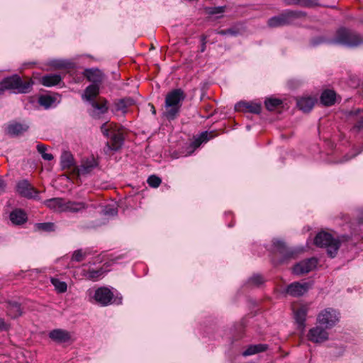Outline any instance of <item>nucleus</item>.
I'll return each mask as SVG.
<instances>
[{"label":"nucleus","instance_id":"nucleus-21","mask_svg":"<svg viewBox=\"0 0 363 363\" xmlns=\"http://www.w3.org/2000/svg\"><path fill=\"white\" fill-rule=\"evenodd\" d=\"M269 348L267 344L251 345L242 353V356L247 357L254 355L260 352H265Z\"/></svg>","mask_w":363,"mask_h":363},{"label":"nucleus","instance_id":"nucleus-5","mask_svg":"<svg viewBox=\"0 0 363 363\" xmlns=\"http://www.w3.org/2000/svg\"><path fill=\"white\" fill-rule=\"evenodd\" d=\"M339 320V313L332 308L321 311L317 316V323L328 330L333 328Z\"/></svg>","mask_w":363,"mask_h":363},{"label":"nucleus","instance_id":"nucleus-7","mask_svg":"<svg viewBox=\"0 0 363 363\" xmlns=\"http://www.w3.org/2000/svg\"><path fill=\"white\" fill-rule=\"evenodd\" d=\"M362 111V109L356 108V109H354V110L349 111H347L346 113V116H347V119H349V120H350V119H355V120L357 119V120H358V121L357 122V123L354 126V129H356L358 131H359L361 130H363V117H360L359 118H358L359 114ZM362 151H363V147L359 150L355 152L354 153H353L351 155H346L344 157V160H342L341 162L348 161L349 160H350V159L354 157L355 156H357V155H359Z\"/></svg>","mask_w":363,"mask_h":363},{"label":"nucleus","instance_id":"nucleus-12","mask_svg":"<svg viewBox=\"0 0 363 363\" xmlns=\"http://www.w3.org/2000/svg\"><path fill=\"white\" fill-rule=\"evenodd\" d=\"M113 294L108 288L101 287L95 291L94 298L97 303L102 306L111 303Z\"/></svg>","mask_w":363,"mask_h":363},{"label":"nucleus","instance_id":"nucleus-34","mask_svg":"<svg viewBox=\"0 0 363 363\" xmlns=\"http://www.w3.org/2000/svg\"><path fill=\"white\" fill-rule=\"evenodd\" d=\"M18 82L17 74H14L3 79L0 84V86L3 89V91L6 89L15 90Z\"/></svg>","mask_w":363,"mask_h":363},{"label":"nucleus","instance_id":"nucleus-17","mask_svg":"<svg viewBox=\"0 0 363 363\" xmlns=\"http://www.w3.org/2000/svg\"><path fill=\"white\" fill-rule=\"evenodd\" d=\"M83 74L88 81L93 83L92 84H98L99 86V84L103 80L102 72L99 69H86Z\"/></svg>","mask_w":363,"mask_h":363},{"label":"nucleus","instance_id":"nucleus-4","mask_svg":"<svg viewBox=\"0 0 363 363\" xmlns=\"http://www.w3.org/2000/svg\"><path fill=\"white\" fill-rule=\"evenodd\" d=\"M314 243L320 247L327 249L328 255L330 257H335L340 247V242L335 239L331 234L326 232H320L316 235L314 239Z\"/></svg>","mask_w":363,"mask_h":363},{"label":"nucleus","instance_id":"nucleus-44","mask_svg":"<svg viewBox=\"0 0 363 363\" xmlns=\"http://www.w3.org/2000/svg\"><path fill=\"white\" fill-rule=\"evenodd\" d=\"M70 64L68 61L62 60H54L50 62V65L55 68H67Z\"/></svg>","mask_w":363,"mask_h":363},{"label":"nucleus","instance_id":"nucleus-15","mask_svg":"<svg viewBox=\"0 0 363 363\" xmlns=\"http://www.w3.org/2000/svg\"><path fill=\"white\" fill-rule=\"evenodd\" d=\"M49 337L57 343L67 342L71 339L70 333L63 329H55L49 333Z\"/></svg>","mask_w":363,"mask_h":363},{"label":"nucleus","instance_id":"nucleus-48","mask_svg":"<svg viewBox=\"0 0 363 363\" xmlns=\"http://www.w3.org/2000/svg\"><path fill=\"white\" fill-rule=\"evenodd\" d=\"M104 214L113 216L117 214V210H116V208H114L106 207L104 210Z\"/></svg>","mask_w":363,"mask_h":363},{"label":"nucleus","instance_id":"nucleus-1","mask_svg":"<svg viewBox=\"0 0 363 363\" xmlns=\"http://www.w3.org/2000/svg\"><path fill=\"white\" fill-rule=\"evenodd\" d=\"M185 98L186 94L182 89H175L169 91L165 97V111L163 116L169 121L174 120L180 112Z\"/></svg>","mask_w":363,"mask_h":363},{"label":"nucleus","instance_id":"nucleus-54","mask_svg":"<svg viewBox=\"0 0 363 363\" xmlns=\"http://www.w3.org/2000/svg\"><path fill=\"white\" fill-rule=\"evenodd\" d=\"M206 137H207V133L206 132H204V133H202L201 135V138H204L203 140H206Z\"/></svg>","mask_w":363,"mask_h":363},{"label":"nucleus","instance_id":"nucleus-16","mask_svg":"<svg viewBox=\"0 0 363 363\" xmlns=\"http://www.w3.org/2000/svg\"><path fill=\"white\" fill-rule=\"evenodd\" d=\"M89 207L84 202H77L65 199V207L63 212L77 213L81 212Z\"/></svg>","mask_w":363,"mask_h":363},{"label":"nucleus","instance_id":"nucleus-25","mask_svg":"<svg viewBox=\"0 0 363 363\" xmlns=\"http://www.w3.org/2000/svg\"><path fill=\"white\" fill-rule=\"evenodd\" d=\"M91 104L92 107L94 108V111L91 114L94 118H99L101 114H104L108 111L106 100H103L101 103L92 101H91Z\"/></svg>","mask_w":363,"mask_h":363},{"label":"nucleus","instance_id":"nucleus-6","mask_svg":"<svg viewBox=\"0 0 363 363\" xmlns=\"http://www.w3.org/2000/svg\"><path fill=\"white\" fill-rule=\"evenodd\" d=\"M272 245L274 250L281 256L279 261V263H284L288 259L294 258L296 255V252L289 248L286 243L282 240L274 239L273 240Z\"/></svg>","mask_w":363,"mask_h":363},{"label":"nucleus","instance_id":"nucleus-22","mask_svg":"<svg viewBox=\"0 0 363 363\" xmlns=\"http://www.w3.org/2000/svg\"><path fill=\"white\" fill-rule=\"evenodd\" d=\"M45 205L55 211L63 212L65 199L62 198H53L45 201Z\"/></svg>","mask_w":363,"mask_h":363},{"label":"nucleus","instance_id":"nucleus-52","mask_svg":"<svg viewBox=\"0 0 363 363\" xmlns=\"http://www.w3.org/2000/svg\"><path fill=\"white\" fill-rule=\"evenodd\" d=\"M323 42H324V40L320 38H318V39L313 40V45H318V44H320V43H323Z\"/></svg>","mask_w":363,"mask_h":363},{"label":"nucleus","instance_id":"nucleus-30","mask_svg":"<svg viewBox=\"0 0 363 363\" xmlns=\"http://www.w3.org/2000/svg\"><path fill=\"white\" fill-rule=\"evenodd\" d=\"M60 164L62 169H70L74 167L73 155L69 152H63L60 157Z\"/></svg>","mask_w":363,"mask_h":363},{"label":"nucleus","instance_id":"nucleus-37","mask_svg":"<svg viewBox=\"0 0 363 363\" xmlns=\"http://www.w3.org/2000/svg\"><path fill=\"white\" fill-rule=\"evenodd\" d=\"M104 271L102 268L99 269H89L86 273V277L92 281H97L103 276Z\"/></svg>","mask_w":363,"mask_h":363},{"label":"nucleus","instance_id":"nucleus-20","mask_svg":"<svg viewBox=\"0 0 363 363\" xmlns=\"http://www.w3.org/2000/svg\"><path fill=\"white\" fill-rule=\"evenodd\" d=\"M17 78L18 82L17 85H16L15 90H16L18 93L21 94L29 93L33 85V80L30 79L26 81H23L18 75H17Z\"/></svg>","mask_w":363,"mask_h":363},{"label":"nucleus","instance_id":"nucleus-46","mask_svg":"<svg viewBox=\"0 0 363 363\" xmlns=\"http://www.w3.org/2000/svg\"><path fill=\"white\" fill-rule=\"evenodd\" d=\"M112 129V125H110V127H107L106 123H104L101 126V130L104 136L106 138H110L111 133L113 130H111Z\"/></svg>","mask_w":363,"mask_h":363},{"label":"nucleus","instance_id":"nucleus-42","mask_svg":"<svg viewBox=\"0 0 363 363\" xmlns=\"http://www.w3.org/2000/svg\"><path fill=\"white\" fill-rule=\"evenodd\" d=\"M264 280L263 277L259 274H255L252 276L249 280L248 283L250 285L258 286L264 283Z\"/></svg>","mask_w":363,"mask_h":363},{"label":"nucleus","instance_id":"nucleus-31","mask_svg":"<svg viewBox=\"0 0 363 363\" xmlns=\"http://www.w3.org/2000/svg\"><path fill=\"white\" fill-rule=\"evenodd\" d=\"M286 6L297 5L302 7H311L318 4V0H283Z\"/></svg>","mask_w":363,"mask_h":363},{"label":"nucleus","instance_id":"nucleus-24","mask_svg":"<svg viewBox=\"0 0 363 363\" xmlns=\"http://www.w3.org/2000/svg\"><path fill=\"white\" fill-rule=\"evenodd\" d=\"M336 94L334 91L327 89L320 96V102L326 106H333L335 103Z\"/></svg>","mask_w":363,"mask_h":363},{"label":"nucleus","instance_id":"nucleus-3","mask_svg":"<svg viewBox=\"0 0 363 363\" xmlns=\"http://www.w3.org/2000/svg\"><path fill=\"white\" fill-rule=\"evenodd\" d=\"M306 16L303 11L285 10L279 15L269 18L267 26L270 28H278L296 24L298 20L304 18Z\"/></svg>","mask_w":363,"mask_h":363},{"label":"nucleus","instance_id":"nucleus-41","mask_svg":"<svg viewBox=\"0 0 363 363\" xmlns=\"http://www.w3.org/2000/svg\"><path fill=\"white\" fill-rule=\"evenodd\" d=\"M264 104L267 110L273 111L281 104V101L278 99H267Z\"/></svg>","mask_w":363,"mask_h":363},{"label":"nucleus","instance_id":"nucleus-18","mask_svg":"<svg viewBox=\"0 0 363 363\" xmlns=\"http://www.w3.org/2000/svg\"><path fill=\"white\" fill-rule=\"evenodd\" d=\"M235 108L238 111H246L258 114L261 112L262 107L259 104L240 101L236 104Z\"/></svg>","mask_w":363,"mask_h":363},{"label":"nucleus","instance_id":"nucleus-40","mask_svg":"<svg viewBox=\"0 0 363 363\" xmlns=\"http://www.w3.org/2000/svg\"><path fill=\"white\" fill-rule=\"evenodd\" d=\"M35 228L38 230L52 232L55 230V224L51 222L38 223L35 224Z\"/></svg>","mask_w":363,"mask_h":363},{"label":"nucleus","instance_id":"nucleus-28","mask_svg":"<svg viewBox=\"0 0 363 363\" xmlns=\"http://www.w3.org/2000/svg\"><path fill=\"white\" fill-rule=\"evenodd\" d=\"M315 101L311 97H303L298 100L297 106L303 112H309L312 110Z\"/></svg>","mask_w":363,"mask_h":363},{"label":"nucleus","instance_id":"nucleus-51","mask_svg":"<svg viewBox=\"0 0 363 363\" xmlns=\"http://www.w3.org/2000/svg\"><path fill=\"white\" fill-rule=\"evenodd\" d=\"M6 184L4 180L0 178V194L5 191Z\"/></svg>","mask_w":363,"mask_h":363},{"label":"nucleus","instance_id":"nucleus-29","mask_svg":"<svg viewBox=\"0 0 363 363\" xmlns=\"http://www.w3.org/2000/svg\"><path fill=\"white\" fill-rule=\"evenodd\" d=\"M99 93V86L98 84H90L86 88L82 98L85 99L86 101H92L93 99L95 98Z\"/></svg>","mask_w":363,"mask_h":363},{"label":"nucleus","instance_id":"nucleus-14","mask_svg":"<svg viewBox=\"0 0 363 363\" xmlns=\"http://www.w3.org/2000/svg\"><path fill=\"white\" fill-rule=\"evenodd\" d=\"M17 191L23 196L27 198H33L35 195H38V191L26 180H23L17 184Z\"/></svg>","mask_w":363,"mask_h":363},{"label":"nucleus","instance_id":"nucleus-9","mask_svg":"<svg viewBox=\"0 0 363 363\" xmlns=\"http://www.w3.org/2000/svg\"><path fill=\"white\" fill-rule=\"evenodd\" d=\"M317 264L318 259L316 258H309L295 264L293 268V272L296 275L306 274L315 269Z\"/></svg>","mask_w":363,"mask_h":363},{"label":"nucleus","instance_id":"nucleus-32","mask_svg":"<svg viewBox=\"0 0 363 363\" xmlns=\"http://www.w3.org/2000/svg\"><path fill=\"white\" fill-rule=\"evenodd\" d=\"M134 104V100L131 98H125L118 100L115 103V108L117 111H121L123 114L127 112L128 107Z\"/></svg>","mask_w":363,"mask_h":363},{"label":"nucleus","instance_id":"nucleus-33","mask_svg":"<svg viewBox=\"0 0 363 363\" xmlns=\"http://www.w3.org/2000/svg\"><path fill=\"white\" fill-rule=\"evenodd\" d=\"M7 313L13 318L20 316L22 313L20 304L16 301H9L7 303Z\"/></svg>","mask_w":363,"mask_h":363},{"label":"nucleus","instance_id":"nucleus-26","mask_svg":"<svg viewBox=\"0 0 363 363\" xmlns=\"http://www.w3.org/2000/svg\"><path fill=\"white\" fill-rule=\"evenodd\" d=\"M28 129V126L27 125L16 123L8 126L7 132L12 136H17L27 131Z\"/></svg>","mask_w":363,"mask_h":363},{"label":"nucleus","instance_id":"nucleus-23","mask_svg":"<svg viewBox=\"0 0 363 363\" xmlns=\"http://www.w3.org/2000/svg\"><path fill=\"white\" fill-rule=\"evenodd\" d=\"M61 81V76L57 74H46L41 78L42 84L48 87L57 85Z\"/></svg>","mask_w":363,"mask_h":363},{"label":"nucleus","instance_id":"nucleus-10","mask_svg":"<svg viewBox=\"0 0 363 363\" xmlns=\"http://www.w3.org/2000/svg\"><path fill=\"white\" fill-rule=\"evenodd\" d=\"M311 288L308 282L294 281L287 286L286 293L294 297H298L306 294Z\"/></svg>","mask_w":363,"mask_h":363},{"label":"nucleus","instance_id":"nucleus-38","mask_svg":"<svg viewBox=\"0 0 363 363\" xmlns=\"http://www.w3.org/2000/svg\"><path fill=\"white\" fill-rule=\"evenodd\" d=\"M89 254L87 250L83 251L82 250H75L72 256V261H74L77 262H82L84 260L86 257Z\"/></svg>","mask_w":363,"mask_h":363},{"label":"nucleus","instance_id":"nucleus-39","mask_svg":"<svg viewBox=\"0 0 363 363\" xmlns=\"http://www.w3.org/2000/svg\"><path fill=\"white\" fill-rule=\"evenodd\" d=\"M36 148L38 152L41 155L43 160L50 161L53 159V156L52 154L45 152L47 147L44 144H38Z\"/></svg>","mask_w":363,"mask_h":363},{"label":"nucleus","instance_id":"nucleus-47","mask_svg":"<svg viewBox=\"0 0 363 363\" xmlns=\"http://www.w3.org/2000/svg\"><path fill=\"white\" fill-rule=\"evenodd\" d=\"M216 33L221 35H230L235 36L238 35V31L235 29H233V28H229V29H226V30H218Z\"/></svg>","mask_w":363,"mask_h":363},{"label":"nucleus","instance_id":"nucleus-8","mask_svg":"<svg viewBox=\"0 0 363 363\" xmlns=\"http://www.w3.org/2000/svg\"><path fill=\"white\" fill-rule=\"evenodd\" d=\"M325 329L320 325H317L313 328L310 329L308 338L310 341L315 343H321L328 340L329 334Z\"/></svg>","mask_w":363,"mask_h":363},{"label":"nucleus","instance_id":"nucleus-2","mask_svg":"<svg viewBox=\"0 0 363 363\" xmlns=\"http://www.w3.org/2000/svg\"><path fill=\"white\" fill-rule=\"evenodd\" d=\"M328 43L354 48L363 44V37L354 30L341 28L337 30L334 38L328 40Z\"/></svg>","mask_w":363,"mask_h":363},{"label":"nucleus","instance_id":"nucleus-53","mask_svg":"<svg viewBox=\"0 0 363 363\" xmlns=\"http://www.w3.org/2000/svg\"><path fill=\"white\" fill-rule=\"evenodd\" d=\"M151 106V112L152 114L155 115L156 114V109L155 108V106L152 105V104H150Z\"/></svg>","mask_w":363,"mask_h":363},{"label":"nucleus","instance_id":"nucleus-35","mask_svg":"<svg viewBox=\"0 0 363 363\" xmlns=\"http://www.w3.org/2000/svg\"><path fill=\"white\" fill-rule=\"evenodd\" d=\"M55 101V98L49 95H42L38 99V103L45 108H50Z\"/></svg>","mask_w":363,"mask_h":363},{"label":"nucleus","instance_id":"nucleus-45","mask_svg":"<svg viewBox=\"0 0 363 363\" xmlns=\"http://www.w3.org/2000/svg\"><path fill=\"white\" fill-rule=\"evenodd\" d=\"M225 6H216L211 7L207 9L208 13L211 15H215L218 13H222L225 11Z\"/></svg>","mask_w":363,"mask_h":363},{"label":"nucleus","instance_id":"nucleus-36","mask_svg":"<svg viewBox=\"0 0 363 363\" xmlns=\"http://www.w3.org/2000/svg\"><path fill=\"white\" fill-rule=\"evenodd\" d=\"M50 281L58 293H65L67 291V285L66 282L60 281L57 278H52Z\"/></svg>","mask_w":363,"mask_h":363},{"label":"nucleus","instance_id":"nucleus-27","mask_svg":"<svg viewBox=\"0 0 363 363\" xmlns=\"http://www.w3.org/2000/svg\"><path fill=\"white\" fill-rule=\"evenodd\" d=\"M10 220L15 225H21L27 220L26 214L21 209H16L10 213Z\"/></svg>","mask_w":363,"mask_h":363},{"label":"nucleus","instance_id":"nucleus-50","mask_svg":"<svg viewBox=\"0 0 363 363\" xmlns=\"http://www.w3.org/2000/svg\"><path fill=\"white\" fill-rule=\"evenodd\" d=\"M7 328V325L5 323L4 320L0 318V330H6Z\"/></svg>","mask_w":363,"mask_h":363},{"label":"nucleus","instance_id":"nucleus-19","mask_svg":"<svg viewBox=\"0 0 363 363\" xmlns=\"http://www.w3.org/2000/svg\"><path fill=\"white\" fill-rule=\"evenodd\" d=\"M294 318L298 324V327L301 330H303L306 326V317L308 313V309L306 306H301L294 311Z\"/></svg>","mask_w":363,"mask_h":363},{"label":"nucleus","instance_id":"nucleus-49","mask_svg":"<svg viewBox=\"0 0 363 363\" xmlns=\"http://www.w3.org/2000/svg\"><path fill=\"white\" fill-rule=\"evenodd\" d=\"M206 36L203 35L201 37V42H202V44L201 46V52H203L206 50Z\"/></svg>","mask_w":363,"mask_h":363},{"label":"nucleus","instance_id":"nucleus-43","mask_svg":"<svg viewBox=\"0 0 363 363\" xmlns=\"http://www.w3.org/2000/svg\"><path fill=\"white\" fill-rule=\"evenodd\" d=\"M147 182L150 186L157 188L160 185L162 180L156 175H151L148 177Z\"/></svg>","mask_w":363,"mask_h":363},{"label":"nucleus","instance_id":"nucleus-11","mask_svg":"<svg viewBox=\"0 0 363 363\" xmlns=\"http://www.w3.org/2000/svg\"><path fill=\"white\" fill-rule=\"evenodd\" d=\"M111 140L106 144L107 150L118 151L121 148L124 142L123 134L119 130H113L110 136Z\"/></svg>","mask_w":363,"mask_h":363},{"label":"nucleus","instance_id":"nucleus-13","mask_svg":"<svg viewBox=\"0 0 363 363\" xmlns=\"http://www.w3.org/2000/svg\"><path fill=\"white\" fill-rule=\"evenodd\" d=\"M99 163L97 160L91 157L87 158L82 162L79 167H75L74 169L77 171L78 175H86L91 173L95 168L97 167Z\"/></svg>","mask_w":363,"mask_h":363}]
</instances>
